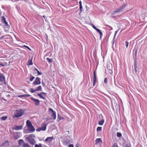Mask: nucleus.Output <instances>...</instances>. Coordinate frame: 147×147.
Instances as JSON below:
<instances>
[{
  "instance_id": "10",
  "label": "nucleus",
  "mask_w": 147,
  "mask_h": 147,
  "mask_svg": "<svg viewBox=\"0 0 147 147\" xmlns=\"http://www.w3.org/2000/svg\"><path fill=\"white\" fill-rule=\"evenodd\" d=\"M99 117L100 118V119L98 121V124L100 125H103L104 120L103 119V117L102 115H99Z\"/></svg>"
},
{
  "instance_id": "20",
  "label": "nucleus",
  "mask_w": 147,
  "mask_h": 147,
  "mask_svg": "<svg viewBox=\"0 0 147 147\" xmlns=\"http://www.w3.org/2000/svg\"><path fill=\"white\" fill-rule=\"evenodd\" d=\"M95 144H97L99 143L100 142L102 143V141L101 138H98L96 139L95 140Z\"/></svg>"
},
{
  "instance_id": "47",
  "label": "nucleus",
  "mask_w": 147,
  "mask_h": 147,
  "mask_svg": "<svg viewBox=\"0 0 147 147\" xmlns=\"http://www.w3.org/2000/svg\"><path fill=\"white\" fill-rule=\"evenodd\" d=\"M116 13H117V12H115V11H114L113 12H112V15H115Z\"/></svg>"
},
{
  "instance_id": "59",
  "label": "nucleus",
  "mask_w": 147,
  "mask_h": 147,
  "mask_svg": "<svg viewBox=\"0 0 147 147\" xmlns=\"http://www.w3.org/2000/svg\"><path fill=\"white\" fill-rule=\"evenodd\" d=\"M0 25H1V24L0 23Z\"/></svg>"
},
{
  "instance_id": "34",
  "label": "nucleus",
  "mask_w": 147,
  "mask_h": 147,
  "mask_svg": "<svg viewBox=\"0 0 147 147\" xmlns=\"http://www.w3.org/2000/svg\"><path fill=\"white\" fill-rule=\"evenodd\" d=\"M35 147H42V144L39 143L38 144H35Z\"/></svg>"
},
{
  "instance_id": "31",
  "label": "nucleus",
  "mask_w": 147,
  "mask_h": 147,
  "mask_svg": "<svg viewBox=\"0 0 147 147\" xmlns=\"http://www.w3.org/2000/svg\"><path fill=\"white\" fill-rule=\"evenodd\" d=\"M62 118H63L61 117V116L60 115L58 114L57 119V121H60L61 119Z\"/></svg>"
},
{
  "instance_id": "35",
  "label": "nucleus",
  "mask_w": 147,
  "mask_h": 147,
  "mask_svg": "<svg viewBox=\"0 0 147 147\" xmlns=\"http://www.w3.org/2000/svg\"><path fill=\"white\" fill-rule=\"evenodd\" d=\"M46 59L49 63H52L53 62V60L52 59H50L49 58H47Z\"/></svg>"
},
{
  "instance_id": "19",
  "label": "nucleus",
  "mask_w": 147,
  "mask_h": 147,
  "mask_svg": "<svg viewBox=\"0 0 147 147\" xmlns=\"http://www.w3.org/2000/svg\"><path fill=\"white\" fill-rule=\"evenodd\" d=\"M28 130L31 131H34L35 129L34 128V127L32 125L28 127Z\"/></svg>"
},
{
  "instance_id": "54",
  "label": "nucleus",
  "mask_w": 147,
  "mask_h": 147,
  "mask_svg": "<svg viewBox=\"0 0 147 147\" xmlns=\"http://www.w3.org/2000/svg\"><path fill=\"white\" fill-rule=\"evenodd\" d=\"M42 17H43L45 19V18H46V17L45 16H42Z\"/></svg>"
},
{
  "instance_id": "43",
  "label": "nucleus",
  "mask_w": 147,
  "mask_h": 147,
  "mask_svg": "<svg viewBox=\"0 0 147 147\" xmlns=\"http://www.w3.org/2000/svg\"><path fill=\"white\" fill-rule=\"evenodd\" d=\"M24 47H25L27 48L28 49H29V50L31 51V49L28 46L24 45Z\"/></svg>"
},
{
  "instance_id": "45",
  "label": "nucleus",
  "mask_w": 147,
  "mask_h": 147,
  "mask_svg": "<svg viewBox=\"0 0 147 147\" xmlns=\"http://www.w3.org/2000/svg\"><path fill=\"white\" fill-rule=\"evenodd\" d=\"M37 73H38V75H41L42 74V73L41 72H40L39 71H37Z\"/></svg>"
},
{
  "instance_id": "25",
  "label": "nucleus",
  "mask_w": 147,
  "mask_h": 147,
  "mask_svg": "<svg viewBox=\"0 0 147 147\" xmlns=\"http://www.w3.org/2000/svg\"><path fill=\"white\" fill-rule=\"evenodd\" d=\"M95 30H96L99 33L100 35V38H101L102 36V32L99 29L97 28H96Z\"/></svg>"
},
{
  "instance_id": "18",
  "label": "nucleus",
  "mask_w": 147,
  "mask_h": 147,
  "mask_svg": "<svg viewBox=\"0 0 147 147\" xmlns=\"http://www.w3.org/2000/svg\"><path fill=\"white\" fill-rule=\"evenodd\" d=\"M18 143L19 144L20 146H22L23 147V144H25L24 141L22 139H20L18 141Z\"/></svg>"
},
{
  "instance_id": "24",
  "label": "nucleus",
  "mask_w": 147,
  "mask_h": 147,
  "mask_svg": "<svg viewBox=\"0 0 147 147\" xmlns=\"http://www.w3.org/2000/svg\"><path fill=\"white\" fill-rule=\"evenodd\" d=\"M95 30H96L99 33L100 35V38H101L102 36V32L99 29L97 28H96Z\"/></svg>"
},
{
  "instance_id": "57",
  "label": "nucleus",
  "mask_w": 147,
  "mask_h": 147,
  "mask_svg": "<svg viewBox=\"0 0 147 147\" xmlns=\"http://www.w3.org/2000/svg\"><path fill=\"white\" fill-rule=\"evenodd\" d=\"M42 84L44 86H45V84H44L43 82H42Z\"/></svg>"
},
{
  "instance_id": "16",
  "label": "nucleus",
  "mask_w": 147,
  "mask_h": 147,
  "mask_svg": "<svg viewBox=\"0 0 147 147\" xmlns=\"http://www.w3.org/2000/svg\"><path fill=\"white\" fill-rule=\"evenodd\" d=\"M53 137H48L45 139V141L46 142H49L51 141L53 139Z\"/></svg>"
},
{
  "instance_id": "29",
  "label": "nucleus",
  "mask_w": 147,
  "mask_h": 147,
  "mask_svg": "<svg viewBox=\"0 0 147 147\" xmlns=\"http://www.w3.org/2000/svg\"><path fill=\"white\" fill-rule=\"evenodd\" d=\"M33 58L32 57L31 59L30 60H29L28 61V65H32L33 64V62L32 61Z\"/></svg>"
},
{
  "instance_id": "33",
  "label": "nucleus",
  "mask_w": 147,
  "mask_h": 147,
  "mask_svg": "<svg viewBox=\"0 0 147 147\" xmlns=\"http://www.w3.org/2000/svg\"><path fill=\"white\" fill-rule=\"evenodd\" d=\"M42 87L41 86H39L36 89V91H41L42 90Z\"/></svg>"
},
{
  "instance_id": "15",
  "label": "nucleus",
  "mask_w": 147,
  "mask_h": 147,
  "mask_svg": "<svg viewBox=\"0 0 147 147\" xmlns=\"http://www.w3.org/2000/svg\"><path fill=\"white\" fill-rule=\"evenodd\" d=\"M44 94L45 95H46V94L43 92H42L40 94H38L37 95L39 96L41 98H42L44 99H45V98L43 96L42 94Z\"/></svg>"
},
{
  "instance_id": "7",
  "label": "nucleus",
  "mask_w": 147,
  "mask_h": 147,
  "mask_svg": "<svg viewBox=\"0 0 147 147\" xmlns=\"http://www.w3.org/2000/svg\"><path fill=\"white\" fill-rule=\"evenodd\" d=\"M49 111L50 112H51V115L53 117L54 119H55L56 118V112L55 111H54L51 108H49Z\"/></svg>"
},
{
  "instance_id": "28",
  "label": "nucleus",
  "mask_w": 147,
  "mask_h": 147,
  "mask_svg": "<svg viewBox=\"0 0 147 147\" xmlns=\"http://www.w3.org/2000/svg\"><path fill=\"white\" fill-rule=\"evenodd\" d=\"M35 78V77L32 76L31 74H30L29 80L30 81H32Z\"/></svg>"
},
{
  "instance_id": "44",
  "label": "nucleus",
  "mask_w": 147,
  "mask_h": 147,
  "mask_svg": "<svg viewBox=\"0 0 147 147\" xmlns=\"http://www.w3.org/2000/svg\"><path fill=\"white\" fill-rule=\"evenodd\" d=\"M112 147H118L117 145L116 144H113Z\"/></svg>"
},
{
  "instance_id": "40",
  "label": "nucleus",
  "mask_w": 147,
  "mask_h": 147,
  "mask_svg": "<svg viewBox=\"0 0 147 147\" xmlns=\"http://www.w3.org/2000/svg\"><path fill=\"white\" fill-rule=\"evenodd\" d=\"M30 91L32 93L34 92L35 91H36V89L33 90V88H31L30 89Z\"/></svg>"
},
{
  "instance_id": "49",
  "label": "nucleus",
  "mask_w": 147,
  "mask_h": 147,
  "mask_svg": "<svg viewBox=\"0 0 147 147\" xmlns=\"http://www.w3.org/2000/svg\"><path fill=\"white\" fill-rule=\"evenodd\" d=\"M35 5L38 8V9H40L41 7H40V6H39L38 5H37L36 4Z\"/></svg>"
},
{
  "instance_id": "52",
  "label": "nucleus",
  "mask_w": 147,
  "mask_h": 147,
  "mask_svg": "<svg viewBox=\"0 0 147 147\" xmlns=\"http://www.w3.org/2000/svg\"><path fill=\"white\" fill-rule=\"evenodd\" d=\"M23 96H25V95H20L18 96V97H23Z\"/></svg>"
},
{
  "instance_id": "27",
  "label": "nucleus",
  "mask_w": 147,
  "mask_h": 147,
  "mask_svg": "<svg viewBox=\"0 0 147 147\" xmlns=\"http://www.w3.org/2000/svg\"><path fill=\"white\" fill-rule=\"evenodd\" d=\"M26 125L28 127L32 125L30 121L29 120L26 121Z\"/></svg>"
},
{
  "instance_id": "50",
  "label": "nucleus",
  "mask_w": 147,
  "mask_h": 147,
  "mask_svg": "<svg viewBox=\"0 0 147 147\" xmlns=\"http://www.w3.org/2000/svg\"><path fill=\"white\" fill-rule=\"evenodd\" d=\"M30 95L28 94H26L25 95V96L29 97L30 96Z\"/></svg>"
},
{
  "instance_id": "55",
  "label": "nucleus",
  "mask_w": 147,
  "mask_h": 147,
  "mask_svg": "<svg viewBox=\"0 0 147 147\" xmlns=\"http://www.w3.org/2000/svg\"><path fill=\"white\" fill-rule=\"evenodd\" d=\"M125 147H129L128 145H126Z\"/></svg>"
},
{
  "instance_id": "48",
  "label": "nucleus",
  "mask_w": 147,
  "mask_h": 147,
  "mask_svg": "<svg viewBox=\"0 0 147 147\" xmlns=\"http://www.w3.org/2000/svg\"><path fill=\"white\" fill-rule=\"evenodd\" d=\"M106 26H108L110 28V30H113L112 28V27H111V26H110L108 25H106Z\"/></svg>"
},
{
  "instance_id": "46",
  "label": "nucleus",
  "mask_w": 147,
  "mask_h": 147,
  "mask_svg": "<svg viewBox=\"0 0 147 147\" xmlns=\"http://www.w3.org/2000/svg\"><path fill=\"white\" fill-rule=\"evenodd\" d=\"M68 147H74V146L73 144H71L69 145Z\"/></svg>"
},
{
  "instance_id": "11",
  "label": "nucleus",
  "mask_w": 147,
  "mask_h": 147,
  "mask_svg": "<svg viewBox=\"0 0 147 147\" xmlns=\"http://www.w3.org/2000/svg\"><path fill=\"white\" fill-rule=\"evenodd\" d=\"M20 135V132H17L14 134L13 137V139L16 140L20 138L21 136Z\"/></svg>"
},
{
  "instance_id": "58",
  "label": "nucleus",
  "mask_w": 147,
  "mask_h": 147,
  "mask_svg": "<svg viewBox=\"0 0 147 147\" xmlns=\"http://www.w3.org/2000/svg\"><path fill=\"white\" fill-rule=\"evenodd\" d=\"M0 65H2V64H0Z\"/></svg>"
},
{
  "instance_id": "22",
  "label": "nucleus",
  "mask_w": 147,
  "mask_h": 147,
  "mask_svg": "<svg viewBox=\"0 0 147 147\" xmlns=\"http://www.w3.org/2000/svg\"><path fill=\"white\" fill-rule=\"evenodd\" d=\"M95 30H96L99 33L100 35V38H101L102 36V32L99 29L97 28H96Z\"/></svg>"
},
{
  "instance_id": "51",
  "label": "nucleus",
  "mask_w": 147,
  "mask_h": 147,
  "mask_svg": "<svg viewBox=\"0 0 147 147\" xmlns=\"http://www.w3.org/2000/svg\"><path fill=\"white\" fill-rule=\"evenodd\" d=\"M92 27L95 30L96 29V28L94 25H92Z\"/></svg>"
},
{
  "instance_id": "37",
  "label": "nucleus",
  "mask_w": 147,
  "mask_h": 147,
  "mask_svg": "<svg viewBox=\"0 0 147 147\" xmlns=\"http://www.w3.org/2000/svg\"><path fill=\"white\" fill-rule=\"evenodd\" d=\"M137 67V64L136 63V62H135V63H134V68L135 69V70L136 73V72H137V70H136Z\"/></svg>"
},
{
  "instance_id": "23",
  "label": "nucleus",
  "mask_w": 147,
  "mask_h": 147,
  "mask_svg": "<svg viewBox=\"0 0 147 147\" xmlns=\"http://www.w3.org/2000/svg\"><path fill=\"white\" fill-rule=\"evenodd\" d=\"M95 30H96L99 33L100 35V38H101L102 36V32L99 29L97 28H96Z\"/></svg>"
},
{
  "instance_id": "1",
  "label": "nucleus",
  "mask_w": 147,
  "mask_h": 147,
  "mask_svg": "<svg viewBox=\"0 0 147 147\" xmlns=\"http://www.w3.org/2000/svg\"><path fill=\"white\" fill-rule=\"evenodd\" d=\"M35 137V136L33 134H31L29 135L27 137L26 139L31 144L33 145L36 143V142L34 138Z\"/></svg>"
},
{
  "instance_id": "53",
  "label": "nucleus",
  "mask_w": 147,
  "mask_h": 147,
  "mask_svg": "<svg viewBox=\"0 0 147 147\" xmlns=\"http://www.w3.org/2000/svg\"><path fill=\"white\" fill-rule=\"evenodd\" d=\"M38 71V70L36 68H35V69H34V71H36L37 72V71Z\"/></svg>"
},
{
  "instance_id": "4",
  "label": "nucleus",
  "mask_w": 147,
  "mask_h": 147,
  "mask_svg": "<svg viewBox=\"0 0 147 147\" xmlns=\"http://www.w3.org/2000/svg\"><path fill=\"white\" fill-rule=\"evenodd\" d=\"M1 21L2 23L4 24V27L5 28H9L10 26L6 22L5 17L3 16L1 17Z\"/></svg>"
},
{
  "instance_id": "36",
  "label": "nucleus",
  "mask_w": 147,
  "mask_h": 147,
  "mask_svg": "<svg viewBox=\"0 0 147 147\" xmlns=\"http://www.w3.org/2000/svg\"><path fill=\"white\" fill-rule=\"evenodd\" d=\"M102 129V127H98L97 128V131H101Z\"/></svg>"
},
{
  "instance_id": "42",
  "label": "nucleus",
  "mask_w": 147,
  "mask_h": 147,
  "mask_svg": "<svg viewBox=\"0 0 147 147\" xmlns=\"http://www.w3.org/2000/svg\"><path fill=\"white\" fill-rule=\"evenodd\" d=\"M104 83L105 84L107 83V78H105L104 81Z\"/></svg>"
},
{
  "instance_id": "17",
  "label": "nucleus",
  "mask_w": 147,
  "mask_h": 147,
  "mask_svg": "<svg viewBox=\"0 0 147 147\" xmlns=\"http://www.w3.org/2000/svg\"><path fill=\"white\" fill-rule=\"evenodd\" d=\"M70 143V141L68 139L65 140L63 142V144L65 145H67L69 144Z\"/></svg>"
},
{
  "instance_id": "14",
  "label": "nucleus",
  "mask_w": 147,
  "mask_h": 147,
  "mask_svg": "<svg viewBox=\"0 0 147 147\" xmlns=\"http://www.w3.org/2000/svg\"><path fill=\"white\" fill-rule=\"evenodd\" d=\"M23 126L20 125V126H16L14 127V129L16 130H19L22 129Z\"/></svg>"
},
{
  "instance_id": "9",
  "label": "nucleus",
  "mask_w": 147,
  "mask_h": 147,
  "mask_svg": "<svg viewBox=\"0 0 147 147\" xmlns=\"http://www.w3.org/2000/svg\"><path fill=\"white\" fill-rule=\"evenodd\" d=\"M9 142L8 140L3 142L0 145V147H9Z\"/></svg>"
},
{
  "instance_id": "12",
  "label": "nucleus",
  "mask_w": 147,
  "mask_h": 147,
  "mask_svg": "<svg viewBox=\"0 0 147 147\" xmlns=\"http://www.w3.org/2000/svg\"><path fill=\"white\" fill-rule=\"evenodd\" d=\"M31 99L34 101L35 105L36 106H38L40 104V101L38 100L34 99L32 97L31 98Z\"/></svg>"
},
{
  "instance_id": "6",
  "label": "nucleus",
  "mask_w": 147,
  "mask_h": 147,
  "mask_svg": "<svg viewBox=\"0 0 147 147\" xmlns=\"http://www.w3.org/2000/svg\"><path fill=\"white\" fill-rule=\"evenodd\" d=\"M40 80V78L38 77L36 78L35 80L32 84V85H35L40 84L41 83Z\"/></svg>"
},
{
  "instance_id": "5",
  "label": "nucleus",
  "mask_w": 147,
  "mask_h": 147,
  "mask_svg": "<svg viewBox=\"0 0 147 147\" xmlns=\"http://www.w3.org/2000/svg\"><path fill=\"white\" fill-rule=\"evenodd\" d=\"M42 126L41 127L38 128L37 129L36 131L38 132H39L41 131H45L47 128V125L46 123L42 124Z\"/></svg>"
},
{
  "instance_id": "3",
  "label": "nucleus",
  "mask_w": 147,
  "mask_h": 147,
  "mask_svg": "<svg viewBox=\"0 0 147 147\" xmlns=\"http://www.w3.org/2000/svg\"><path fill=\"white\" fill-rule=\"evenodd\" d=\"M5 84V77L3 74L0 73V85L2 86Z\"/></svg>"
},
{
  "instance_id": "21",
  "label": "nucleus",
  "mask_w": 147,
  "mask_h": 147,
  "mask_svg": "<svg viewBox=\"0 0 147 147\" xmlns=\"http://www.w3.org/2000/svg\"><path fill=\"white\" fill-rule=\"evenodd\" d=\"M95 30H96L99 33L100 35V38H101L102 36V32L99 29L97 28H96Z\"/></svg>"
},
{
  "instance_id": "2",
  "label": "nucleus",
  "mask_w": 147,
  "mask_h": 147,
  "mask_svg": "<svg viewBox=\"0 0 147 147\" xmlns=\"http://www.w3.org/2000/svg\"><path fill=\"white\" fill-rule=\"evenodd\" d=\"M24 111L23 109L16 110L15 114V117H18L22 116L23 115Z\"/></svg>"
},
{
  "instance_id": "26",
  "label": "nucleus",
  "mask_w": 147,
  "mask_h": 147,
  "mask_svg": "<svg viewBox=\"0 0 147 147\" xmlns=\"http://www.w3.org/2000/svg\"><path fill=\"white\" fill-rule=\"evenodd\" d=\"M118 32V30H116L115 31V35H114V36L113 40L112 41V43H113V44H114V42H115V38L116 35L117 34V33Z\"/></svg>"
},
{
  "instance_id": "32",
  "label": "nucleus",
  "mask_w": 147,
  "mask_h": 147,
  "mask_svg": "<svg viewBox=\"0 0 147 147\" xmlns=\"http://www.w3.org/2000/svg\"><path fill=\"white\" fill-rule=\"evenodd\" d=\"M22 147H31V146L28 144L25 143L23 145Z\"/></svg>"
},
{
  "instance_id": "13",
  "label": "nucleus",
  "mask_w": 147,
  "mask_h": 147,
  "mask_svg": "<svg viewBox=\"0 0 147 147\" xmlns=\"http://www.w3.org/2000/svg\"><path fill=\"white\" fill-rule=\"evenodd\" d=\"M94 77L93 78V86H94L96 81V76L95 71L94 72Z\"/></svg>"
},
{
  "instance_id": "56",
  "label": "nucleus",
  "mask_w": 147,
  "mask_h": 147,
  "mask_svg": "<svg viewBox=\"0 0 147 147\" xmlns=\"http://www.w3.org/2000/svg\"><path fill=\"white\" fill-rule=\"evenodd\" d=\"M4 37V36H2L1 37V38H0V40L2 38H3Z\"/></svg>"
},
{
  "instance_id": "38",
  "label": "nucleus",
  "mask_w": 147,
  "mask_h": 147,
  "mask_svg": "<svg viewBox=\"0 0 147 147\" xmlns=\"http://www.w3.org/2000/svg\"><path fill=\"white\" fill-rule=\"evenodd\" d=\"M7 118V117L6 116H3L1 117V119L3 120H5Z\"/></svg>"
},
{
  "instance_id": "30",
  "label": "nucleus",
  "mask_w": 147,
  "mask_h": 147,
  "mask_svg": "<svg viewBox=\"0 0 147 147\" xmlns=\"http://www.w3.org/2000/svg\"><path fill=\"white\" fill-rule=\"evenodd\" d=\"M79 5H80V12H82V2L80 1L79 2Z\"/></svg>"
},
{
  "instance_id": "39",
  "label": "nucleus",
  "mask_w": 147,
  "mask_h": 147,
  "mask_svg": "<svg viewBox=\"0 0 147 147\" xmlns=\"http://www.w3.org/2000/svg\"><path fill=\"white\" fill-rule=\"evenodd\" d=\"M117 136L118 137H121L122 136L121 134V133L117 132Z\"/></svg>"
},
{
  "instance_id": "41",
  "label": "nucleus",
  "mask_w": 147,
  "mask_h": 147,
  "mask_svg": "<svg viewBox=\"0 0 147 147\" xmlns=\"http://www.w3.org/2000/svg\"><path fill=\"white\" fill-rule=\"evenodd\" d=\"M129 44V42H128V41H125V45H126V47L127 48L128 47Z\"/></svg>"
},
{
  "instance_id": "8",
  "label": "nucleus",
  "mask_w": 147,
  "mask_h": 147,
  "mask_svg": "<svg viewBox=\"0 0 147 147\" xmlns=\"http://www.w3.org/2000/svg\"><path fill=\"white\" fill-rule=\"evenodd\" d=\"M125 6L126 5L125 4L122 5L119 8L115 10V12H117V13H119L123 11L125 9Z\"/></svg>"
}]
</instances>
